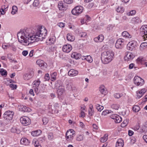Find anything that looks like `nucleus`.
<instances>
[{"mask_svg": "<svg viewBox=\"0 0 147 147\" xmlns=\"http://www.w3.org/2000/svg\"><path fill=\"white\" fill-rule=\"evenodd\" d=\"M47 30L44 26H37L36 29V33L33 35L31 33L29 29L24 30L23 32H18L17 36L18 40L25 46H28L35 42L42 40L47 35Z\"/></svg>", "mask_w": 147, "mask_h": 147, "instance_id": "f257e3e1", "label": "nucleus"}, {"mask_svg": "<svg viewBox=\"0 0 147 147\" xmlns=\"http://www.w3.org/2000/svg\"><path fill=\"white\" fill-rule=\"evenodd\" d=\"M114 53L111 50L105 51L101 54V58L102 62L105 64L110 62L113 59Z\"/></svg>", "mask_w": 147, "mask_h": 147, "instance_id": "f03ea898", "label": "nucleus"}, {"mask_svg": "<svg viewBox=\"0 0 147 147\" xmlns=\"http://www.w3.org/2000/svg\"><path fill=\"white\" fill-rule=\"evenodd\" d=\"M14 113L13 111H8L5 112L3 115V117L7 120H11L13 118Z\"/></svg>", "mask_w": 147, "mask_h": 147, "instance_id": "7ed1b4c3", "label": "nucleus"}, {"mask_svg": "<svg viewBox=\"0 0 147 147\" xmlns=\"http://www.w3.org/2000/svg\"><path fill=\"white\" fill-rule=\"evenodd\" d=\"M133 81L135 84L137 86H142L144 84V80L138 76L134 77Z\"/></svg>", "mask_w": 147, "mask_h": 147, "instance_id": "20e7f679", "label": "nucleus"}, {"mask_svg": "<svg viewBox=\"0 0 147 147\" xmlns=\"http://www.w3.org/2000/svg\"><path fill=\"white\" fill-rule=\"evenodd\" d=\"M140 34L145 40L147 39V25L142 26L140 28Z\"/></svg>", "mask_w": 147, "mask_h": 147, "instance_id": "39448f33", "label": "nucleus"}, {"mask_svg": "<svg viewBox=\"0 0 147 147\" xmlns=\"http://www.w3.org/2000/svg\"><path fill=\"white\" fill-rule=\"evenodd\" d=\"M34 71L33 69H30L28 73L24 74V78L25 80H28L34 76Z\"/></svg>", "mask_w": 147, "mask_h": 147, "instance_id": "423d86ee", "label": "nucleus"}, {"mask_svg": "<svg viewBox=\"0 0 147 147\" xmlns=\"http://www.w3.org/2000/svg\"><path fill=\"white\" fill-rule=\"evenodd\" d=\"M20 121L24 125L26 126L29 125L30 123V120L27 117L24 116L20 118Z\"/></svg>", "mask_w": 147, "mask_h": 147, "instance_id": "0eeeda50", "label": "nucleus"}, {"mask_svg": "<svg viewBox=\"0 0 147 147\" xmlns=\"http://www.w3.org/2000/svg\"><path fill=\"white\" fill-rule=\"evenodd\" d=\"M124 45L123 40L119 38L117 40L115 44V47L117 49H121L123 47Z\"/></svg>", "mask_w": 147, "mask_h": 147, "instance_id": "6e6552de", "label": "nucleus"}, {"mask_svg": "<svg viewBox=\"0 0 147 147\" xmlns=\"http://www.w3.org/2000/svg\"><path fill=\"white\" fill-rule=\"evenodd\" d=\"M110 117L111 118L114 120V122L116 123H119L122 121L121 117L117 114H112Z\"/></svg>", "mask_w": 147, "mask_h": 147, "instance_id": "1a4fd4ad", "label": "nucleus"}, {"mask_svg": "<svg viewBox=\"0 0 147 147\" xmlns=\"http://www.w3.org/2000/svg\"><path fill=\"white\" fill-rule=\"evenodd\" d=\"M72 49L71 46L69 44H67L64 45L62 48V50L64 52L68 53Z\"/></svg>", "mask_w": 147, "mask_h": 147, "instance_id": "9d476101", "label": "nucleus"}, {"mask_svg": "<svg viewBox=\"0 0 147 147\" xmlns=\"http://www.w3.org/2000/svg\"><path fill=\"white\" fill-rule=\"evenodd\" d=\"M137 45V42L135 41H132L129 42V50L134 51Z\"/></svg>", "mask_w": 147, "mask_h": 147, "instance_id": "9b49d317", "label": "nucleus"}, {"mask_svg": "<svg viewBox=\"0 0 147 147\" xmlns=\"http://www.w3.org/2000/svg\"><path fill=\"white\" fill-rule=\"evenodd\" d=\"M78 71L74 69H70L68 72V75L69 76H75L78 75Z\"/></svg>", "mask_w": 147, "mask_h": 147, "instance_id": "f8f14e48", "label": "nucleus"}, {"mask_svg": "<svg viewBox=\"0 0 147 147\" xmlns=\"http://www.w3.org/2000/svg\"><path fill=\"white\" fill-rule=\"evenodd\" d=\"M104 39V36L102 34L99 35L97 37L94 38V40L96 42H102Z\"/></svg>", "mask_w": 147, "mask_h": 147, "instance_id": "ddd939ff", "label": "nucleus"}, {"mask_svg": "<svg viewBox=\"0 0 147 147\" xmlns=\"http://www.w3.org/2000/svg\"><path fill=\"white\" fill-rule=\"evenodd\" d=\"M99 90L100 93L104 95H106L107 93V89L106 88L105 86L103 85L100 86L99 88Z\"/></svg>", "mask_w": 147, "mask_h": 147, "instance_id": "4468645a", "label": "nucleus"}, {"mask_svg": "<svg viewBox=\"0 0 147 147\" xmlns=\"http://www.w3.org/2000/svg\"><path fill=\"white\" fill-rule=\"evenodd\" d=\"M124 145L123 141L121 139H119L117 142L116 147H123Z\"/></svg>", "mask_w": 147, "mask_h": 147, "instance_id": "2eb2a0df", "label": "nucleus"}, {"mask_svg": "<svg viewBox=\"0 0 147 147\" xmlns=\"http://www.w3.org/2000/svg\"><path fill=\"white\" fill-rule=\"evenodd\" d=\"M146 92V90L144 89H143L138 92H137L136 93L138 98H140Z\"/></svg>", "mask_w": 147, "mask_h": 147, "instance_id": "dca6fc26", "label": "nucleus"}, {"mask_svg": "<svg viewBox=\"0 0 147 147\" xmlns=\"http://www.w3.org/2000/svg\"><path fill=\"white\" fill-rule=\"evenodd\" d=\"M65 90L63 86L59 88L57 90V93L58 96L62 95L65 92Z\"/></svg>", "mask_w": 147, "mask_h": 147, "instance_id": "f3484780", "label": "nucleus"}, {"mask_svg": "<svg viewBox=\"0 0 147 147\" xmlns=\"http://www.w3.org/2000/svg\"><path fill=\"white\" fill-rule=\"evenodd\" d=\"M11 132L16 133L19 134L20 133L21 131L18 127L13 126L11 129Z\"/></svg>", "mask_w": 147, "mask_h": 147, "instance_id": "a211bd4d", "label": "nucleus"}, {"mask_svg": "<svg viewBox=\"0 0 147 147\" xmlns=\"http://www.w3.org/2000/svg\"><path fill=\"white\" fill-rule=\"evenodd\" d=\"M81 56V55L76 52L73 53L71 55V57L72 58L76 59L80 58Z\"/></svg>", "mask_w": 147, "mask_h": 147, "instance_id": "6ab92c4d", "label": "nucleus"}, {"mask_svg": "<svg viewBox=\"0 0 147 147\" xmlns=\"http://www.w3.org/2000/svg\"><path fill=\"white\" fill-rule=\"evenodd\" d=\"M83 11V10H72L71 13L74 15H78Z\"/></svg>", "mask_w": 147, "mask_h": 147, "instance_id": "aec40b11", "label": "nucleus"}, {"mask_svg": "<svg viewBox=\"0 0 147 147\" xmlns=\"http://www.w3.org/2000/svg\"><path fill=\"white\" fill-rule=\"evenodd\" d=\"M67 6L63 3L62 1H59L58 3V7L59 9L66 8Z\"/></svg>", "mask_w": 147, "mask_h": 147, "instance_id": "412c9836", "label": "nucleus"}, {"mask_svg": "<svg viewBox=\"0 0 147 147\" xmlns=\"http://www.w3.org/2000/svg\"><path fill=\"white\" fill-rule=\"evenodd\" d=\"M32 144L34 145L35 147H41L40 144L39 143V141L36 139H35L33 140Z\"/></svg>", "mask_w": 147, "mask_h": 147, "instance_id": "4be33fe9", "label": "nucleus"}, {"mask_svg": "<svg viewBox=\"0 0 147 147\" xmlns=\"http://www.w3.org/2000/svg\"><path fill=\"white\" fill-rule=\"evenodd\" d=\"M41 133V131L40 130H37L32 132L31 135L33 136H39Z\"/></svg>", "mask_w": 147, "mask_h": 147, "instance_id": "5701e85b", "label": "nucleus"}, {"mask_svg": "<svg viewBox=\"0 0 147 147\" xmlns=\"http://www.w3.org/2000/svg\"><path fill=\"white\" fill-rule=\"evenodd\" d=\"M75 134V131L72 129H70L67 131L66 135L70 136H73V135Z\"/></svg>", "mask_w": 147, "mask_h": 147, "instance_id": "b1692460", "label": "nucleus"}, {"mask_svg": "<svg viewBox=\"0 0 147 147\" xmlns=\"http://www.w3.org/2000/svg\"><path fill=\"white\" fill-rule=\"evenodd\" d=\"M19 109L20 111L24 112H27L28 111V108L26 106L23 105H20Z\"/></svg>", "mask_w": 147, "mask_h": 147, "instance_id": "393cba45", "label": "nucleus"}, {"mask_svg": "<svg viewBox=\"0 0 147 147\" xmlns=\"http://www.w3.org/2000/svg\"><path fill=\"white\" fill-rule=\"evenodd\" d=\"M94 113L93 106L90 105L89 109L88 110V114L90 116H92L93 115Z\"/></svg>", "mask_w": 147, "mask_h": 147, "instance_id": "a878e982", "label": "nucleus"}, {"mask_svg": "<svg viewBox=\"0 0 147 147\" xmlns=\"http://www.w3.org/2000/svg\"><path fill=\"white\" fill-rule=\"evenodd\" d=\"M20 142L21 144L26 145L29 143V142L26 138H22L21 139Z\"/></svg>", "mask_w": 147, "mask_h": 147, "instance_id": "bb28decb", "label": "nucleus"}, {"mask_svg": "<svg viewBox=\"0 0 147 147\" xmlns=\"http://www.w3.org/2000/svg\"><path fill=\"white\" fill-rule=\"evenodd\" d=\"M67 38L68 40L70 41H73L75 39L74 36H73L71 34H67Z\"/></svg>", "mask_w": 147, "mask_h": 147, "instance_id": "cd10ccee", "label": "nucleus"}, {"mask_svg": "<svg viewBox=\"0 0 147 147\" xmlns=\"http://www.w3.org/2000/svg\"><path fill=\"white\" fill-rule=\"evenodd\" d=\"M57 76V73L56 72H53L51 74V80L54 81L56 79V76Z\"/></svg>", "mask_w": 147, "mask_h": 147, "instance_id": "c85d7f7f", "label": "nucleus"}, {"mask_svg": "<svg viewBox=\"0 0 147 147\" xmlns=\"http://www.w3.org/2000/svg\"><path fill=\"white\" fill-rule=\"evenodd\" d=\"M79 36L81 38H85L87 36V34L85 32H80L79 33Z\"/></svg>", "mask_w": 147, "mask_h": 147, "instance_id": "c756f323", "label": "nucleus"}, {"mask_svg": "<svg viewBox=\"0 0 147 147\" xmlns=\"http://www.w3.org/2000/svg\"><path fill=\"white\" fill-rule=\"evenodd\" d=\"M140 109V108L139 106L137 105H135L133 107V110L135 112H139Z\"/></svg>", "mask_w": 147, "mask_h": 147, "instance_id": "7c9ffc66", "label": "nucleus"}, {"mask_svg": "<svg viewBox=\"0 0 147 147\" xmlns=\"http://www.w3.org/2000/svg\"><path fill=\"white\" fill-rule=\"evenodd\" d=\"M55 85L57 88H61V86H63L62 85V83L60 80H58L56 81L55 84Z\"/></svg>", "mask_w": 147, "mask_h": 147, "instance_id": "2f4dec72", "label": "nucleus"}, {"mask_svg": "<svg viewBox=\"0 0 147 147\" xmlns=\"http://www.w3.org/2000/svg\"><path fill=\"white\" fill-rule=\"evenodd\" d=\"M140 20L138 17H136L133 18L131 20V22L133 23H137L139 22Z\"/></svg>", "mask_w": 147, "mask_h": 147, "instance_id": "473e14b6", "label": "nucleus"}, {"mask_svg": "<svg viewBox=\"0 0 147 147\" xmlns=\"http://www.w3.org/2000/svg\"><path fill=\"white\" fill-rule=\"evenodd\" d=\"M108 135L105 134L104 136L101 138H100V141L102 142H106L108 139Z\"/></svg>", "mask_w": 147, "mask_h": 147, "instance_id": "72a5a7b5", "label": "nucleus"}, {"mask_svg": "<svg viewBox=\"0 0 147 147\" xmlns=\"http://www.w3.org/2000/svg\"><path fill=\"white\" fill-rule=\"evenodd\" d=\"M0 73L2 76H6L7 74V72L3 69H0Z\"/></svg>", "mask_w": 147, "mask_h": 147, "instance_id": "f704fd0d", "label": "nucleus"}, {"mask_svg": "<svg viewBox=\"0 0 147 147\" xmlns=\"http://www.w3.org/2000/svg\"><path fill=\"white\" fill-rule=\"evenodd\" d=\"M84 138L83 135H78L76 137V140L78 141H80L83 140Z\"/></svg>", "mask_w": 147, "mask_h": 147, "instance_id": "c9c22d12", "label": "nucleus"}, {"mask_svg": "<svg viewBox=\"0 0 147 147\" xmlns=\"http://www.w3.org/2000/svg\"><path fill=\"white\" fill-rule=\"evenodd\" d=\"M74 136H69L67 135L65 136V139L68 142H71L73 140Z\"/></svg>", "mask_w": 147, "mask_h": 147, "instance_id": "e433bc0d", "label": "nucleus"}, {"mask_svg": "<svg viewBox=\"0 0 147 147\" xmlns=\"http://www.w3.org/2000/svg\"><path fill=\"white\" fill-rule=\"evenodd\" d=\"M96 109L98 111H101L104 108L103 106H101L98 104L96 105Z\"/></svg>", "mask_w": 147, "mask_h": 147, "instance_id": "4c0bfd02", "label": "nucleus"}, {"mask_svg": "<svg viewBox=\"0 0 147 147\" xmlns=\"http://www.w3.org/2000/svg\"><path fill=\"white\" fill-rule=\"evenodd\" d=\"M40 83V81L39 79L37 80L34 82V85H35V87H38Z\"/></svg>", "mask_w": 147, "mask_h": 147, "instance_id": "58836bf2", "label": "nucleus"}, {"mask_svg": "<svg viewBox=\"0 0 147 147\" xmlns=\"http://www.w3.org/2000/svg\"><path fill=\"white\" fill-rule=\"evenodd\" d=\"M85 59L88 61L90 63H91L92 61V59L91 57L90 56H87L85 58Z\"/></svg>", "mask_w": 147, "mask_h": 147, "instance_id": "ea45409f", "label": "nucleus"}, {"mask_svg": "<svg viewBox=\"0 0 147 147\" xmlns=\"http://www.w3.org/2000/svg\"><path fill=\"white\" fill-rule=\"evenodd\" d=\"M48 138L49 140H51L54 138V135L51 132L49 133L48 134Z\"/></svg>", "mask_w": 147, "mask_h": 147, "instance_id": "a19ab883", "label": "nucleus"}, {"mask_svg": "<svg viewBox=\"0 0 147 147\" xmlns=\"http://www.w3.org/2000/svg\"><path fill=\"white\" fill-rule=\"evenodd\" d=\"M129 53L128 52H126L125 53V56L124 57V59L125 61L128 62L129 60V57L128 56Z\"/></svg>", "mask_w": 147, "mask_h": 147, "instance_id": "79ce46f5", "label": "nucleus"}, {"mask_svg": "<svg viewBox=\"0 0 147 147\" xmlns=\"http://www.w3.org/2000/svg\"><path fill=\"white\" fill-rule=\"evenodd\" d=\"M122 36L126 38H128L129 33L126 31L123 32L122 33Z\"/></svg>", "mask_w": 147, "mask_h": 147, "instance_id": "37998d69", "label": "nucleus"}, {"mask_svg": "<svg viewBox=\"0 0 147 147\" xmlns=\"http://www.w3.org/2000/svg\"><path fill=\"white\" fill-rule=\"evenodd\" d=\"M49 41H50L51 44H53L55 41V36H53L50 38L49 40Z\"/></svg>", "mask_w": 147, "mask_h": 147, "instance_id": "c03bdc74", "label": "nucleus"}, {"mask_svg": "<svg viewBox=\"0 0 147 147\" xmlns=\"http://www.w3.org/2000/svg\"><path fill=\"white\" fill-rule=\"evenodd\" d=\"M39 2L38 0H34L33 5L34 7H37L39 5Z\"/></svg>", "mask_w": 147, "mask_h": 147, "instance_id": "a18cd8bd", "label": "nucleus"}, {"mask_svg": "<svg viewBox=\"0 0 147 147\" xmlns=\"http://www.w3.org/2000/svg\"><path fill=\"white\" fill-rule=\"evenodd\" d=\"M130 144L132 145L134 144L136 142V139L135 138H130Z\"/></svg>", "mask_w": 147, "mask_h": 147, "instance_id": "49530a36", "label": "nucleus"}, {"mask_svg": "<svg viewBox=\"0 0 147 147\" xmlns=\"http://www.w3.org/2000/svg\"><path fill=\"white\" fill-rule=\"evenodd\" d=\"M43 123L44 125H46L48 122V119L45 117H43L42 119Z\"/></svg>", "mask_w": 147, "mask_h": 147, "instance_id": "de8ad7c7", "label": "nucleus"}, {"mask_svg": "<svg viewBox=\"0 0 147 147\" xmlns=\"http://www.w3.org/2000/svg\"><path fill=\"white\" fill-rule=\"evenodd\" d=\"M47 63H45L43 61V62L41 64L40 67H42V68L44 69L47 67Z\"/></svg>", "mask_w": 147, "mask_h": 147, "instance_id": "09e8293b", "label": "nucleus"}, {"mask_svg": "<svg viewBox=\"0 0 147 147\" xmlns=\"http://www.w3.org/2000/svg\"><path fill=\"white\" fill-rule=\"evenodd\" d=\"M122 94L116 93L114 94V96L116 98H119L122 96Z\"/></svg>", "mask_w": 147, "mask_h": 147, "instance_id": "8fccbe9b", "label": "nucleus"}, {"mask_svg": "<svg viewBox=\"0 0 147 147\" xmlns=\"http://www.w3.org/2000/svg\"><path fill=\"white\" fill-rule=\"evenodd\" d=\"M119 107V105L117 104H114L112 106V107L115 110H118Z\"/></svg>", "mask_w": 147, "mask_h": 147, "instance_id": "3c124183", "label": "nucleus"}, {"mask_svg": "<svg viewBox=\"0 0 147 147\" xmlns=\"http://www.w3.org/2000/svg\"><path fill=\"white\" fill-rule=\"evenodd\" d=\"M128 122L127 121H124L121 124V126L122 127H125L127 125Z\"/></svg>", "mask_w": 147, "mask_h": 147, "instance_id": "603ef678", "label": "nucleus"}, {"mask_svg": "<svg viewBox=\"0 0 147 147\" xmlns=\"http://www.w3.org/2000/svg\"><path fill=\"white\" fill-rule=\"evenodd\" d=\"M140 127V124L138 123H137V125H136L134 127V128H132L134 129V130L135 131H137L138 130Z\"/></svg>", "mask_w": 147, "mask_h": 147, "instance_id": "864d4df0", "label": "nucleus"}, {"mask_svg": "<svg viewBox=\"0 0 147 147\" xmlns=\"http://www.w3.org/2000/svg\"><path fill=\"white\" fill-rule=\"evenodd\" d=\"M84 19L86 21L88 22L90 20L91 18L88 15H86L85 16Z\"/></svg>", "mask_w": 147, "mask_h": 147, "instance_id": "5fc2aeb1", "label": "nucleus"}, {"mask_svg": "<svg viewBox=\"0 0 147 147\" xmlns=\"http://www.w3.org/2000/svg\"><path fill=\"white\" fill-rule=\"evenodd\" d=\"M136 11L135 10H132L131 11L129 12V16L133 15L136 13Z\"/></svg>", "mask_w": 147, "mask_h": 147, "instance_id": "6e6d98bb", "label": "nucleus"}, {"mask_svg": "<svg viewBox=\"0 0 147 147\" xmlns=\"http://www.w3.org/2000/svg\"><path fill=\"white\" fill-rule=\"evenodd\" d=\"M42 62H43V61L40 59L37 60L36 61V64L39 66H40Z\"/></svg>", "mask_w": 147, "mask_h": 147, "instance_id": "4d7b16f0", "label": "nucleus"}, {"mask_svg": "<svg viewBox=\"0 0 147 147\" xmlns=\"http://www.w3.org/2000/svg\"><path fill=\"white\" fill-rule=\"evenodd\" d=\"M76 90V88L75 86L71 83V90L73 91H75Z\"/></svg>", "mask_w": 147, "mask_h": 147, "instance_id": "13d9d810", "label": "nucleus"}, {"mask_svg": "<svg viewBox=\"0 0 147 147\" xmlns=\"http://www.w3.org/2000/svg\"><path fill=\"white\" fill-rule=\"evenodd\" d=\"M110 112H109V110H106L103 111L102 113V115H106L107 114H108L110 113Z\"/></svg>", "mask_w": 147, "mask_h": 147, "instance_id": "bf43d9fd", "label": "nucleus"}, {"mask_svg": "<svg viewBox=\"0 0 147 147\" xmlns=\"http://www.w3.org/2000/svg\"><path fill=\"white\" fill-rule=\"evenodd\" d=\"M65 24L62 22H60L57 24V25L61 28L63 27L65 25Z\"/></svg>", "mask_w": 147, "mask_h": 147, "instance_id": "052dcab7", "label": "nucleus"}, {"mask_svg": "<svg viewBox=\"0 0 147 147\" xmlns=\"http://www.w3.org/2000/svg\"><path fill=\"white\" fill-rule=\"evenodd\" d=\"M135 56V55L131 53L129 55V60L132 59L134 58Z\"/></svg>", "mask_w": 147, "mask_h": 147, "instance_id": "680f3d73", "label": "nucleus"}, {"mask_svg": "<svg viewBox=\"0 0 147 147\" xmlns=\"http://www.w3.org/2000/svg\"><path fill=\"white\" fill-rule=\"evenodd\" d=\"M64 2L67 4H71L73 2V0H63Z\"/></svg>", "mask_w": 147, "mask_h": 147, "instance_id": "e2e57ef3", "label": "nucleus"}, {"mask_svg": "<svg viewBox=\"0 0 147 147\" xmlns=\"http://www.w3.org/2000/svg\"><path fill=\"white\" fill-rule=\"evenodd\" d=\"M83 7L80 5H78L76 6L73 9H83Z\"/></svg>", "mask_w": 147, "mask_h": 147, "instance_id": "0e129e2a", "label": "nucleus"}, {"mask_svg": "<svg viewBox=\"0 0 147 147\" xmlns=\"http://www.w3.org/2000/svg\"><path fill=\"white\" fill-rule=\"evenodd\" d=\"M45 78L46 80H48L50 79L49 75L48 74H46L45 76Z\"/></svg>", "mask_w": 147, "mask_h": 147, "instance_id": "69168bd1", "label": "nucleus"}, {"mask_svg": "<svg viewBox=\"0 0 147 147\" xmlns=\"http://www.w3.org/2000/svg\"><path fill=\"white\" fill-rule=\"evenodd\" d=\"M10 87L12 88V89H16L17 88V85L14 84H10L9 86Z\"/></svg>", "mask_w": 147, "mask_h": 147, "instance_id": "338daca9", "label": "nucleus"}, {"mask_svg": "<svg viewBox=\"0 0 147 147\" xmlns=\"http://www.w3.org/2000/svg\"><path fill=\"white\" fill-rule=\"evenodd\" d=\"M143 138L144 140L147 143V135H144L143 137Z\"/></svg>", "mask_w": 147, "mask_h": 147, "instance_id": "774afa93", "label": "nucleus"}]
</instances>
